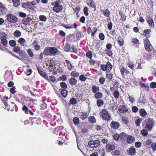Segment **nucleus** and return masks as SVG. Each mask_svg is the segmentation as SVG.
Returning a JSON list of instances; mask_svg holds the SVG:
<instances>
[{
  "mask_svg": "<svg viewBox=\"0 0 156 156\" xmlns=\"http://www.w3.org/2000/svg\"><path fill=\"white\" fill-rule=\"evenodd\" d=\"M100 145V142L98 140H92L88 142V145L90 148L94 149L98 147Z\"/></svg>",
  "mask_w": 156,
  "mask_h": 156,
  "instance_id": "1",
  "label": "nucleus"
},
{
  "mask_svg": "<svg viewBox=\"0 0 156 156\" xmlns=\"http://www.w3.org/2000/svg\"><path fill=\"white\" fill-rule=\"evenodd\" d=\"M102 119L105 120H110L111 116L108 113V111L105 109H102L101 114Z\"/></svg>",
  "mask_w": 156,
  "mask_h": 156,
  "instance_id": "2",
  "label": "nucleus"
},
{
  "mask_svg": "<svg viewBox=\"0 0 156 156\" xmlns=\"http://www.w3.org/2000/svg\"><path fill=\"white\" fill-rule=\"evenodd\" d=\"M7 19L9 22L12 23H15L17 21V18L11 14L7 15Z\"/></svg>",
  "mask_w": 156,
  "mask_h": 156,
  "instance_id": "3",
  "label": "nucleus"
},
{
  "mask_svg": "<svg viewBox=\"0 0 156 156\" xmlns=\"http://www.w3.org/2000/svg\"><path fill=\"white\" fill-rule=\"evenodd\" d=\"M112 68V66L109 62H108L106 65H102L101 69L104 71H109Z\"/></svg>",
  "mask_w": 156,
  "mask_h": 156,
  "instance_id": "4",
  "label": "nucleus"
},
{
  "mask_svg": "<svg viewBox=\"0 0 156 156\" xmlns=\"http://www.w3.org/2000/svg\"><path fill=\"white\" fill-rule=\"evenodd\" d=\"M111 127L115 129H118L119 126V122L115 121H112L110 124Z\"/></svg>",
  "mask_w": 156,
  "mask_h": 156,
  "instance_id": "5",
  "label": "nucleus"
},
{
  "mask_svg": "<svg viewBox=\"0 0 156 156\" xmlns=\"http://www.w3.org/2000/svg\"><path fill=\"white\" fill-rule=\"evenodd\" d=\"M106 148L107 151L110 152L115 149V146L114 144L109 143L106 145Z\"/></svg>",
  "mask_w": 156,
  "mask_h": 156,
  "instance_id": "6",
  "label": "nucleus"
},
{
  "mask_svg": "<svg viewBox=\"0 0 156 156\" xmlns=\"http://www.w3.org/2000/svg\"><path fill=\"white\" fill-rule=\"evenodd\" d=\"M63 9V7L62 5H54L53 7V10L57 12L61 11Z\"/></svg>",
  "mask_w": 156,
  "mask_h": 156,
  "instance_id": "7",
  "label": "nucleus"
},
{
  "mask_svg": "<svg viewBox=\"0 0 156 156\" xmlns=\"http://www.w3.org/2000/svg\"><path fill=\"white\" fill-rule=\"evenodd\" d=\"M127 151L129 154L131 155H133L136 153L135 149L133 146H132L129 148L127 150Z\"/></svg>",
  "mask_w": 156,
  "mask_h": 156,
  "instance_id": "8",
  "label": "nucleus"
},
{
  "mask_svg": "<svg viewBox=\"0 0 156 156\" xmlns=\"http://www.w3.org/2000/svg\"><path fill=\"white\" fill-rule=\"evenodd\" d=\"M128 109L124 105H122L119 107V112L121 113L126 112L128 111Z\"/></svg>",
  "mask_w": 156,
  "mask_h": 156,
  "instance_id": "9",
  "label": "nucleus"
},
{
  "mask_svg": "<svg viewBox=\"0 0 156 156\" xmlns=\"http://www.w3.org/2000/svg\"><path fill=\"white\" fill-rule=\"evenodd\" d=\"M69 80L70 84L71 85H75L77 82V80L73 77L69 79Z\"/></svg>",
  "mask_w": 156,
  "mask_h": 156,
  "instance_id": "10",
  "label": "nucleus"
},
{
  "mask_svg": "<svg viewBox=\"0 0 156 156\" xmlns=\"http://www.w3.org/2000/svg\"><path fill=\"white\" fill-rule=\"evenodd\" d=\"M145 122L147 123V124H149L153 126L154 123V121L150 118H147L145 119Z\"/></svg>",
  "mask_w": 156,
  "mask_h": 156,
  "instance_id": "11",
  "label": "nucleus"
},
{
  "mask_svg": "<svg viewBox=\"0 0 156 156\" xmlns=\"http://www.w3.org/2000/svg\"><path fill=\"white\" fill-rule=\"evenodd\" d=\"M50 50L49 47H46L43 52L44 54V55L46 56L48 55H50L51 54H50Z\"/></svg>",
  "mask_w": 156,
  "mask_h": 156,
  "instance_id": "12",
  "label": "nucleus"
},
{
  "mask_svg": "<svg viewBox=\"0 0 156 156\" xmlns=\"http://www.w3.org/2000/svg\"><path fill=\"white\" fill-rule=\"evenodd\" d=\"M50 52L51 55H54L57 52V49L55 47H49Z\"/></svg>",
  "mask_w": 156,
  "mask_h": 156,
  "instance_id": "13",
  "label": "nucleus"
},
{
  "mask_svg": "<svg viewBox=\"0 0 156 156\" xmlns=\"http://www.w3.org/2000/svg\"><path fill=\"white\" fill-rule=\"evenodd\" d=\"M88 116V113L87 112H83L80 115V118L82 120H83L87 119Z\"/></svg>",
  "mask_w": 156,
  "mask_h": 156,
  "instance_id": "14",
  "label": "nucleus"
},
{
  "mask_svg": "<svg viewBox=\"0 0 156 156\" xmlns=\"http://www.w3.org/2000/svg\"><path fill=\"white\" fill-rule=\"evenodd\" d=\"M101 11L103 13L105 16L107 17H108L109 16L110 12L108 9L105 10H102Z\"/></svg>",
  "mask_w": 156,
  "mask_h": 156,
  "instance_id": "15",
  "label": "nucleus"
},
{
  "mask_svg": "<svg viewBox=\"0 0 156 156\" xmlns=\"http://www.w3.org/2000/svg\"><path fill=\"white\" fill-rule=\"evenodd\" d=\"M127 140L128 143H132L134 140V138L132 136H129L127 137Z\"/></svg>",
  "mask_w": 156,
  "mask_h": 156,
  "instance_id": "16",
  "label": "nucleus"
},
{
  "mask_svg": "<svg viewBox=\"0 0 156 156\" xmlns=\"http://www.w3.org/2000/svg\"><path fill=\"white\" fill-rule=\"evenodd\" d=\"M135 122L137 126H139L140 125V123L142 122V119L141 118L139 117H136L135 118Z\"/></svg>",
  "mask_w": 156,
  "mask_h": 156,
  "instance_id": "17",
  "label": "nucleus"
},
{
  "mask_svg": "<svg viewBox=\"0 0 156 156\" xmlns=\"http://www.w3.org/2000/svg\"><path fill=\"white\" fill-rule=\"evenodd\" d=\"M4 36L2 35V36L0 37V38L1 40V43L4 45L6 46L7 43V40L3 38Z\"/></svg>",
  "mask_w": 156,
  "mask_h": 156,
  "instance_id": "18",
  "label": "nucleus"
},
{
  "mask_svg": "<svg viewBox=\"0 0 156 156\" xmlns=\"http://www.w3.org/2000/svg\"><path fill=\"white\" fill-rule=\"evenodd\" d=\"M18 42L21 45L24 46L26 43V40L24 38H21L19 40Z\"/></svg>",
  "mask_w": 156,
  "mask_h": 156,
  "instance_id": "19",
  "label": "nucleus"
},
{
  "mask_svg": "<svg viewBox=\"0 0 156 156\" xmlns=\"http://www.w3.org/2000/svg\"><path fill=\"white\" fill-rule=\"evenodd\" d=\"M37 69L39 73L42 76V75H45V72L44 71L42 70V69L41 68L37 67Z\"/></svg>",
  "mask_w": 156,
  "mask_h": 156,
  "instance_id": "20",
  "label": "nucleus"
},
{
  "mask_svg": "<svg viewBox=\"0 0 156 156\" xmlns=\"http://www.w3.org/2000/svg\"><path fill=\"white\" fill-rule=\"evenodd\" d=\"M14 6L17 7L20 4V0H12Z\"/></svg>",
  "mask_w": 156,
  "mask_h": 156,
  "instance_id": "21",
  "label": "nucleus"
},
{
  "mask_svg": "<svg viewBox=\"0 0 156 156\" xmlns=\"http://www.w3.org/2000/svg\"><path fill=\"white\" fill-rule=\"evenodd\" d=\"M71 75L75 77H78L79 75V73L75 71H73L71 72Z\"/></svg>",
  "mask_w": 156,
  "mask_h": 156,
  "instance_id": "22",
  "label": "nucleus"
},
{
  "mask_svg": "<svg viewBox=\"0 0 156 156\" xmlns=\"http://www.w3.org/2000/svg\"><path fill=\"white\" fill-rule=\"evenodd\" d=\"M92 90L93 92L96 93L97 91L99 90V88L96 86H94L92 87Z\"/></svg>",
  "mask_w": 156,
  "mask_h": 156,
  "instance_id": "23",
  "label": "nucleus"
},
{
  "mask_svg": "<svg viewBox=\"0 0 156 156\" xmlns=\"http://www.w3.org/2000/svg\"><path fill=\"white\" fill-rule=\"evenodd\" d=\"M66 62L67 65L68 69L69 70H71L72 66L70 61L68 60H66Z\"/></svg>",
  "mask_w": 156,
  "mask_h": 156,
  "instance_id": "24",
  "label": "nucleus"
},
{
  "mask_svg": "<svg viewBox=\"0 0 156 156\" xmlns=\"http://www.w3.org/2000/svg\"><path fill=\"white\" fill-rule=\"evenodd\" d=\"M102 96V94L101 93L98 92L95 94L94 97L96 99H98L101 98Z\"/></svg>",
  "mask_w": 156,
  "mask_h": 156,
  "instance_id": "25",
  "label": "nucleus"
},
{
  "mask_svg": "<svg viewBox=\"0 0 156 156\" xmlns=\"http://www.w3.org/2000/svg\"><path fill=\"white\" fill-rule=\"evenodd\" d=\"M79 119L77 117H75L73 119V122L75 125H78L79 124Z\"/></svg>",
  "mask_w": 156,
  "mask_h": 156,
  "instance_id": "26",
  "label": "nucleus"
},
{
  "mask_svg": "<svg viewBox=\"0 0 156 156\" xmlns=\"http://www.w3.org/2000/svg\"><path fill=\"white\" fill-rule=\"evenodd\" d=\"M120 138L122 140L125 139L127 137V135L125 133H122L120 134Z\"/></svg>",
  "mask_w": 156,
  "mask_h": 156,
  "instance_id": "27",
  "label": "nucleus"
},
{
  "mask_svg": "<svg viewBox=\"0 0 156 156\" xmlns=\"http://www.w3.org/2000/svg\"><path fill=\"white\" fill-rule=\"evenodd\" d=\"M97 104L98 107H100L103 105L104 102L102 100L99 99L97 101Z\"/></svg>",
  "mask_w": 156,
  "mask_h": 156,
  "instance_id": "28",
  "label": "nucleus"
},
{
  "mask_svg": "<svg viewBox=\"0 0 156 156\" xmlns=\"http://www.w3.org/2000/svg\"><path fill=\"white\" fill-rule=\"evenodd\" d=\"M89 121L91 123H94L96 121V120L93 116H90L89 118Z\"/></svg>",
  "mask_w": 156,
  "mask_h": 156,
  "instance_id": "29",
  "label": "nucleus"
},
{
  "mask_svg": "<svg viewBox=\"0 0 156 156\" xmlns=\"http://www.w3.org/2000/svg\"><path fill=\"white\" fill-rule=\"evenodd\" d=\"M21 33L20 31L16 30L14 33V35L15 37H19L21 35Z\"/></svg>",
  "mask_w": 156,
  "mask_h": 156,
  "instance_id": "30",
  "label": "nucleus"
},
{
  "mask_svg": "<svg viewBox=\"0 0 156 156\" xmlns=\"http://www.w3.org/2000/svg\"><path fill=\"white\" fill-rule=\"evenodd\" d=\"M39 19L40 20L45 22L46 21L47 17L44 15H40L39 16Z\"/></svg>",
  "mask_w": 156,
  "mask_h": 156,
  "instance_id": "31",
  "label": "nucleus"
},
{
  "mask_svg": "<svg viewBox=\"0 0 156 156\" xmlns=\"http://www.w3.org/2000/svg\"><path fill=\"white\" fill-rule=\"evenodd\" d=\"M68 93V92L66 90H62L61 92V94L62 96L65 98L66 97L67 94Z\"/></svg>",
  "mask_w": 156,
  "mask_h": 156,
  "instance_id": "32",
  "label": "nucleus"
},
{
  "mask_svg": "<svg viewBox=\"0 0 156 156\" xmlns=\"http://www.w3.org/2000/svg\"><path fill=\"white\" fill-rule=\"evenodd\" d=\"M35 6H33V5L31 4L30 2H28L27 8L31 9L33 10H35Z\"/></svg>",
  "mask_w": 156,
  "mask_h": 156,
  "instance_id": "33",
  "label": "nucleus"
},
{
  "mask_svg": "<svg viewBox=\"0 0 156 156\" xmlns=\"http://www.w3.org/2000/svg\"><path fill=\"white\" fill-rule=\"evenodd\" d=\"M9 44L11 46L14 47L16 45V42L14 40H11L9 41Z\"/></svg>",
  "mask_w": 156,
  "mask_h": 156,
  "instance_id": "34",
  "label": "nucleus"
},
{
  "mask_svg": "<svg viewBox=\"0 0 156 156\" xmlns=\"http://www.w3.org/2000/svg\"><path fill=\"white\" fill-rule=\"evenodd\" d=\"M140 113L142 116H144L147 114V113L144 109H141L140 111Z\"/></svg>",
  "mask_w": 156,
  "mask_h": 156,
  "instance_id": "35",
  "label": "nucleus"
},
{
  "mask_svg": "<svg viewBox=\"0 0 156 156\" xmlns=\"http://www.w3.org/2000/svg\"><path fill=\"white\" fill-rule=\"evenodd\" d=\"M76 100L74 98L71 99L69 101V103L71 105H74L76 103Z\"/></svg>",
  "mask_w": 156,
  "mask_h": 156,
  "instance_id": "36",
  "label": "nucleus"
},
{
  "mask_svg": "<svg viewBox=\"0 0 156 156\" xmlns=\"http://www.w3.org/2000/svg\"><path fill=\"white\" fill-rule=\"evenodd\" d=\"M71 49L70 46L68 44H66L65 47V51L67 52L69 51Z\"/></svg>",
  "mask_w": 156,
  "mask_h": 156,
  "instance_id": "37",
  "label": "nucleus"
},
{
  "mask_svg": "<svg viewBox=\"0 0 156 156\" xmlns=\"http://www.w3.org/2000/svg\"><path fill=\"white\" fill-rule=\"evenodd\" d=\"M113 95L116 99L118 98L119 96V92L117 91H115L114 92Z\"/></svg>",
  "mask_w": 156,
  "mask_h": 156,
  "instance_id": "38",
  "label": "nucleus"
},
{
  "mask_svg": "<svg viewBox=\"0 0 156 156\" xmlns=\"http://www.w3.org/2000/svg\"><path fill=\"white\" fill-rule=\"evenodd\" d=\"M80 80L81 81H85L87 79V78L83 75H81L79 77Z\"/></svg>",
  "mask_w": 156,
  "mask_h": 156,
  "instance_id": "39",
  "label": "nucleus"
},
{
  "mask_svg": "<svg viewBox=\"0 0 156 156\" xmlns=\"http://www.w3.org/2000/svg\"><path fill=\"white\" fill-rule=\"evenodd\" d=\"M153 125H150V124H147L145 128L148 131H151Z\"/></svg>",
  "mask_w": 156,
  "mask_h": 156,
  "instance_id": "40",
  "label": "nucleus"
},
{
  "mask_svg": "<svg viewBox=\"0 0 156 156\" xmlns=\"http://www.w3.org/2000/svg\"><path fill=\"white\" fill-rule=\"evenodd\" d=\"M86 55L88 58L91 59L92 57V55L91 52L88 51L86 53Z\"/></svg>",
  "mask_w": 156,
  "mask_h": 156,
  "instance_id": "41",
  "label": "nucleus"
},
{
  "mask_svg": "<svg viewBox=\"0 0 156 156\" xmlns=\"http://www.w3.org/2000/svg\"><path fill=\"white\" fill-rule=\"evenodd\" d=\"M27 52L28 53L30 57H32L34 56V53L30 49H28L27 50Z\"/></svg>",
  "mask_w": 156,
  "mask_h": 156,
  "instance_id": "42",
  "label": "nucleus"
},
{
  "mask_svg": "<svg viewBox=\"0 0 156 156\" xmlns=\"http://www.w3.org/2000/svg\"><path fill=\"white\" fill-rule=\"evenodd\" d=\"M123 122L126 124H127L128 123V118L126 117H123L122 118Z\"/></svg>",
  "mask_w": 156,
  "mask_h": 156,
  "instance_id": "43",
  "label": "nucleus"
},
{
  "mask_svg": "<svg viewBox=\"0 0 156 156\" xmlns=\"http://www.w3.org/2000/svg\"><path fill=\"white\" fill-rule=\"evenodd\" d=\"M21 51V49L20 47H16L13 49V51L14 52L16 53H18Z\"/></svg>",
  "mask_w": 156,
  "mask_h": 156,
  "instance_id": "44",
  "label": "nucleus"
},
{
  "mask_svg": "<svg viewBox=\"0 0 156 156\" xmlns=\"http://www.w3.org/2000/svg\"><path fill=\"white\" fill-rule=\"evenodd\" d=\"M141 133L144 136H146L148 132L147 131L144 129H142L141 131Z\"/></svg>",
  "mask_w": 156,
  "mask_h": 156,
  "instance_id": "45",
  "label": "nucleus"
},
{
  "mask_svg": "<svg viewBox=\"0 0 156 156\" xmlns=\"http://www.w3.org/2000/svg\"><path fill=\"white\" fill-rule=\"evenodd\" d=\"M106 77L108 78V80H112L113 76L111 74H106Z\"/></svg>",
  "mask_w": 156,
  "mask_h": 156,
  "instance_id": "46",
  "label": "nucleus"
},
{
  "mask_svg": "<svg viewBox=\"0 0 156 156\" xmlns=\"http://www.w3.org/2000/svg\"><path fill=\"white\" fill-rule=\"evenodd\" d=\"M113 155H115L118 156L120 154V152L118 150H115L112 152Z\"/></svg>",
  "mask_w": 156,
  "mask_h": 156,
  "instance_id": "47",
  "label": "nucleus"
},
{
  "mask_svg": "<svg viewBox=\"0 0 156 156\" xmlns=\"http://www.w3.org/2000/svg\"><path fill=\"white\" fill-rule=\"evenodd\" d=\"M22 110H23V111L25 112L26 114H28V108L26 106L24 105L23 107L22 108Z\"/></svg>",
  "mask_w": 156,
  "mask_h": 156,
  "instance_id": "48",
  "label": "nucleus"
},
{
  "mask_svg": "<svg viewBox=\"0 0 156 156\" xmlns=\"http://www.w3.org/2000/svg\"><path fill=\"white\" fill-rule=\"evenodd\" d=\"M61 87L64 88H66L67 87V85L65 82H61L60 83Z\"/></svg>",
  "mask_w": 156,
  "mask_h": 156,
  "instance_id": "49",
  "label": "nucleus"
},
{
  "mask_svg": "<svg viewBox=\"0 0 156 156\" xmlns=\"http://www.w3.org/2000/svg\"><path fill=\"white\" fill-rule=\"evenodd\" d=\"M150 86L151 88H156V83L155 82H151L150 84Z\"/></svg>",
  "mask_w": 156,
  "mask_h": 156,
  "instance_id": "50",
  "label": "nucleus"
},
{
  "mask_svg": "<svg viewBox=\"0 0 156 156\" xmlns=\"http://www.w3.org/2000/svg\"><path fill=\"white\" fill-rule=\"evenodd\" d=\"M84 12L86 16H87L88 15V8L87 7H85L84 8Z\"/></svg>",
  "mask_w": 156,
  "mask_h": 156,
  "instance_id": "51",
  "label": "nucleus"
},
{
  "mask_svg": "<svg viewBox=\"0 0 156 156\" xmlns=\"http://www.w3.org/2000/svg\"><path fill=\"white\" fill-rule=\"evenodd\" d=\"M118 42L119 44L121 46H122L124 44V41L122 39H119Z\"/></svg>",
  "mask_w": 156,
  "mask_h": 156,
  "instance_id": "52",
  "label": "nucleus"
},
{
  "mask_svg": "<svg viewBox=\"0 0 156 156\" xmlns=\"http://www.w3.org/2000/svg\"><path fill=\"white\" fill-rule=\"evenodd\" d=\"M147 23H148L149 25L151 27H154V22L152 20L149 22H148Z\"/></svg>",
  "mask_w": 156,
  "mask_h": 156,
  "instance_id": "53",
  "label": "nucleus"
},
{
  "mask_svg": "<svg viewBox=\"0 0 156 156\" xmlns=\"http://www.w3.org/2000/svg\"><path fill=\"white\" fill-rule=\"evenodd\" d=\"M105 80V78L104 77L100 78L99 80V82L101 84H103L104 83Z\"/></svg>",
  "mask_w": 156,
  "mask_h": 156,
  "instance_id": "54",
  "label": "nucleus"
},
{
  "mask_svg": "<svg viewBox=\"0 0 156 156\" xmlns=\"http://www.w3.org/2000/svg\"><path fill=\"white\" fill-rule=\"evenodd\" d=\"M112 23L111 22H109L108 23V29L111 30L112 28Z\"/></svg>",
  "mask_w": 156,
  "mask_h": 156,
  "instance_id": "55",
  "label": "nucleus"
},
{
  "mask_svg": "<svg viewBox=\"0 0 156 156\" xmlns=\"http://www.w3.org/2000/svg\"><path fill=\"white\" fill-rule=\"evenodd\" d=\"M99 37L101 40H103L105 39L104 34L102 33H100L99 34Z\"/></svg>",
  "mask_w": 156,
  "mask_h": 156,
  "instance_id": "56",
  "label": "nucleus"
},
{
  "mask_svg": "<svg viewBox=\"0 0 156 156\" xmlns=\"http://www.w3.org/2000/svg\"><path fill=\"white\" fill-rule=\"evenodd\" d=\"M40 48V46L38 44H36L34 46V49L36 51L39 50Z\"/></svg>",
  "mask_w": 156,
  "mask_h": 156,
  "instance_id": "57",
  "label": "nucleus"
},
{
  "mask_svg": "<svg viewBox=\"0 0 156 156\" xmlns=\"http://www.w3.org/2000/svg\"><path fill=\"white\" fill-rule=\"evenodd\" d=\"M135 146L136 147H140L141 146V144L140 142H137L136 143Z\"/></svg>",
  "mask_w": 156,
  "mask_h": 156,
  "instance_id": "58",
  "label": "nucleus"
},
{
  "mask_svg": "<svg viewBox=\"0 0 156 156\" xmlns=\"http://www.w3.org/2000/svg\"><path fill=\"white\" fill-rule=\"evenodd\" d=\"M71 49H72V51H73L75 53H77V50L74 46H72L71 47Z\"/></svg>",
  "mask_w": 156,
  "mask_h": 156,
  "instance_id": "59",
  "label": "nucleus"
},
{
  "mask_svg": "<svg viewBox=\"0 0 156 156\" xmlns=\"http://www.w3.org/2000/svg\"><path fill=\"white\" fill-rule=\"evenodd\" d=\"M120 135L116 134L114 136V138L115 140H117L119 138H120Z\"/></svg>",
  "mask_w": 156,
  "mask_h": 156,
  "instance_id": "60",
  "label": "nucleus"
},
{
  "mask_svg": "<svg viewBox=\"0 0 156 156\" xmlns=\"http://www.w3.org/2000/svg\"><path fill=\"white\" fill-rule=\"evenodd\" d=\"M151 147L154 151L156 150V143H153L151 144Z\"/></svg>",
  "mask_w": 156,
  "mask_h": 156,
  "instance_id": "61",
  "label": "nucleus"
},
{
  "mask_svg": "<svg viewBox=\"0 0 156 156\" xmlns=\"http://www.w3.org/2000/svg\"><path fill=\"white\" fill-rule=\"evenodd\" d=\"M16 88L14 87L10 89V92L12 94H14L16 92V91L15 90Z\"/></svg>",
  "mask_w": 156,
  "mask_h": 156,
  "instance_id": "62",
  "label": "nucleus"
},
{
  "mask_svg": "<svg viewBox=\"0 0 156 156\" xmlns=\"http://www.w3.org/2000/svg\"><path fill=\"white\" fill-rule=\"evenodd\" d=\"M105 52L106 54L109 56H112V53L111 51L108 50H106Z\"/></svg>",
  "mask_w": 156,
  "mask_h": 156,
  "instance_id": "63",
  "label": "nucleus"
},
{
  "mask_svg": "<svg viewBox=\"0 0 156 156\" xmlns=\"http://www.w3.org/2000/svg\"><path fill=\"white\" fill-rule=\"evenodd\" d=\"M101 141L104 144H107L108 142V140L105 138H103L101 140Z\"/></svg>",
  "mask_w": 156,
  "mask_h": 156,
  "instance_id": "64",
  "label": "nucleus"
}]
</instances>
